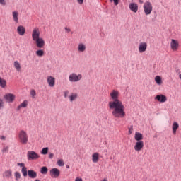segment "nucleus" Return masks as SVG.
I'll return each instance as SVG.
<instances>
[{"label":"nucleus","mask_w":181,"mask_h":181,"mask_svg":"<svg viewBox=\"0 0 181 181\" xmlns=\"http://www.w3.org/2000/svg\"><path fill=\"white\" fill-rule=\"evenodd\" d=\"M110 100L108 105L110 110H112V115L115 118H125L127 113L125 112V106L122 101L119 100V91L113 89L110 93Z\"/></svg>","instance_id":"1"},{"label":"nucleus","mask_w":181,"mask_h":181,"mask_svg":"<svg viewBox=\"0 0 181 181\" xmlns=\"http://www.w3.org/2000/svg\"><path fill=\"white\" fill-rule=\"evenodd\" d=\"M32 39L35 42L38 49H43L46 46V42L42 37H40V29L35 28L32 31Z\"/></svg>","instance_id":"2"},{"label":"nucleus","mask_w":181,"mask_h":181,"mask_svg":"<svg viewBox=\"0 0 181 181\" xmlns=\"http://www.w3.org/2000/svg\"><path fill=\"white\" fill-rule=\"evenodd\" d=\"M18 139L21 144H23V145H26V144H28V141H29V136H28V133H26V132L24 130H21L19 132Z\"/></svg>","instance_id":"3"},{"label":"nucleus","mask_w":181,"mask_h":181,"mask_svg":"<svg viewBox=\"0 0 181 181\" xmlns=\"http://www.w3.org/2000/svg\"><path fill=\"white\" fill-rule=\"evenodd\" d=\"M143 9L145 15H151V13H152V11H153L152 3L149 1H145L143 5Z\"/></svg>","instance_id":"4"},{"label":"nucleus","mask_w":181,"mask_h":181,"mask_svg":"<svg viewBox=\"0 0 181 181\" xmlns=\"http://www.w3.org/2000/svg\"><path fill=\"white\" fill-rule=\"evenodd\" d=\"M83 78V75L81 74L71 73L69 76V81L70 83H78L81 81Z\"/></svg>","instance_id":"5"},{"label":"nucleus","mask_w":181,"mask_h":181,"mask_svg":"<svg viewBox=\"0 0 181 181\" xmlns=\"http://www.w3.org/2000/svg\"><path fill=\"white\" fill-rule=\"evenodd\" d=\"M49 175L53 179H57L60 176V170L57 168H52L49 170Z\"/></svg>","instance_id":"6"},{"label":"nucleus","mask_w":181,"mask_h":181,"mask_svg":"<svg viewBox=\"0 0 181 181\" xmlns=\"http://www.w3.org/2000/svg\"><path fill=\"white\" fill-rule=\"evenodd\" d=\"M170 48L173 52L177 51V49H179V41H177V40L172 39L170 42Z\"/></svg>","instance_id":"7"},{"label":"nucleus","mask_w":181,"mask_h":181,"mask_svg":"<svg viewBox=\"0 0 181 181\" xmlns=\"http://www.w3.org/2000/svg\"><path fill=\"white\" fill-rule=\"evenodd\" d=\"M47 83L49 87H54L56 85V78L52 76H48L47 77Z\"/></svg>","instance_id":"8"},{"label":"nucleus","mask_w":181,"mask_h":181,"mask_svg":"<svg viewBox=\"0 0 181 181\" xmlns=\"http://www.w3.org/2000/svg\"><path fill=\"white\" fill-rule=\"evenodd\" d=\"M27 158L28 159H39L40 156H39V154L35 151H28Z\"/></svg>","instance_id":"9"},{"label":"nucleus","mask_w":181,"mask_h":181,"mask_svg":"<svg viewBox=\"0 0 181 181\" xmlns=\"http://www.w3.org/2000/svg\"><path fill=\"white\" fill-rule=\"evenodd\" d=\"M4 100L6 103H13L15 101V95L12 93H7L4 96Z\"/></svg>","instance_id":"10"},{"label":"nucleus","mask_w":181,"mask_h":181,"mask_svg":"<svg viewBox=\"0 0 181 181\" xmlns=\"http://www.w3.org/2000/svg\"><path fill=\"white\" fill-rule=\"evenodd\" d=\"M146 49H148V43L146 42H140L139 45V53H144L146 52Z\"/></svg>","instance_id":"11"},{"label":"nucleus","mask_w":181,"mask_h":181,"mask_svg":"<svg viewBox=\"0 0 181 181\" xmlns=\"http://www.w3.org/2000/svg\"><path fill=\"white\" fill-rule=\"evenodd\" d=\"M142 149H144V141L136 142L134 146V150L136 152H139L140 151H142Z\"/></svg>","instance_id":"12"},{"label":"nucleus","mask_w":181,"mask_h":181,"mask_svg":"<svg viewBox=\"0 0 181 181\" xmlns=\"http://www.w3.org/2000/svg\"><path fill=\"white\" fill-rule=\"evenodd\" d=\"M155 100H157L159 103H166L168 101V98L163 94L158 95L155 97Z\"/></svg>","instance_id":"13"},{"label":"nucleus","mask_w":181,"mask_h":181,"mask_svg":"<svg viewBox=\"0 0 181 181\" xmlns=\"http://www.w3.org/2000/svg\"><path fill=\"white\" fill-rule=\"evenodd\" d=\"M78 53H84L87 49V47L83 42H80L77 46Z\"/></svg>","instance_id":"14"},{"label":"nucleus","mask_w":181,"mask_h":181,"mask_svg":"<svg viewBox=\"0 0 181 181\" xmlns=\"http://www.w3.org/2000/svg\"><path fill=\"white\" fill-rule=\"evenodd\" d=\"M129 8L132 12L136 13L138 12V4L136 3H130L129 5Z\"/></svg>","instance_id":"15"},{"label":"nucleus","mask_w":181,"mask_h":181,"mask_svg":"<svg viewBox=\"0 0 181 181\" xmlns=\"http://www.w3.org/2000/svg\"><path fill=\"white\" fill-rule=\"evenodd\" d=\"M17 33L20 36H23L26 33V29L23 25L17 27Z\"/></svg>","instance_id":"16"},{"label":"nucleus","mask_w":181,"mask_h":181,"mask_svg":"<svg viewBox=\"0 0 181 181\" xmlns=\"http://www.w3.org/2000/svg\"><path fill=\"white\" fill-rule=\"evenodd\" d=\"M13 21L15 23H19V13L18 11L12 12Z\"/></svg>","instance_id":"17"},{"label":"nucleus","mask_w":181,"mask_h":181,"mask_svg":"<svg viewBox=\"0 0 181 181\" xmlns=\"http://www.w3.org/2000/svg\"><path fill=\"white\" fill-rule=\"evenodd\" d=\"M26 107H28V100H25L17 107L16 110L21 111V108H26Z\"/></svg>","instance_id":"18"},{"label":"nucleus","mask_w":181,"mask_h":181,"mask_svg":"<svg viewBox=\"0 0 181 181\" xmlns=\"http://www.w3.org/2000/svg\"><path fill=\"white\" fill-rule=\"evenodd\" d=\"M172 129L173 135H176V132L177 129H179V123H177V122H174L173 123Z\"/></svg>","instance_id":"19"},{"label":"nucleus","mask_w":181,"mask_h":181,"mask_svg":"<svg viewBox=\"0 0 181 181\" xmlns=\"http://www.w3.org/2000/svg\"><path fill=\"white\" fill-rule=\"evenodd\" d=\"M28 175L31 179H36L37 177V173L32 170L28 171Z\"/></svg>","instance_id":"20"},{"label":"nucleus","mask_w":181,"mask_h":181,"mask_svg":"<svg viewBox=\"0 0 181 181\" xmlns=\"http://www.w3.org/2000/svg\"><path fill=\"white\" fill-rule=\"evenodd\" d=\"M135 141H138V142L141 141L144 139V136L142 134L136 132L134 135Z\"/></svg>","instance_id":"21"},{"label":"nucleus","mask_w":181,"mask_h":181,"mask_svg":"<svg viewBox=\"0 0 181 181\" xmlns=\"http://www.w3.org/2000/svg\"><path fill=\"white\" fill-rule=\"evenodd\" d=\"M3 177H5L6 179H9L12 177V170H6L3 173Z\"/></svg>","instance_id":"22"},{"label":"nucleus","mask_w":181,"mask_h":181,"mask_svg":"<svg viewBox=\"0 0 181 181\" xmlns=\"http://www.w3.org/2000/svg\"><path fill=\"white\" fill-rule=\"evenodd\" d=\"M35 54H36V56H37L38 57H43V56H45V50H43V49H37V50L35 52Z\"/></svg>","instance_id":"23"},{"label":"nucleus","mask_w":181,"mask_h":181,"mask_svg":"<svg viewBox=\"0 0 181 181\" xmlns=\"http://www.w3.org/2000/svg\"><path fill=\"white\" fill-rule=\"evenodd\" d=\"M14 67L17 71H22V67H21V64L18 61L14 62Z\"/></svg>","instance_id":"24"},{"label":"nucleus","mask_w":181,"mask_h":181,"mask_svg":"<svg viewBox=\"0 0 181 181\" xmlns=\"http://www.w3.org/2000/svg\"><path fill=\"white\" fill-rule=\"evenodd\" d=\"M0 87L1 88H5L6 87V80L0 78Z\"/></svg>","instance_id":"25"},{"label":"nucleus","mask_w":181,"mask_h":181,"mask_svg":"<svg viewBox=\"0 0 181 181\" xmlns=\"http://www.w3.org/2000/svg\"><path fill=\"white\" fill-rule=\"evenodd\" d=\"M77 93H72L71 94V95L69 97V101H71V103H73V101H74L75 100H77Z\"/></svg>","instance_id":"26"},{"label":"nucleus","mask_w":181,"mask_h":181,"mask_svg":"<svg viewBox=\"0 0 181 181\" xmlns=\"http://www.w3.org/2000/svg\"><path fill=\"white\" fill-rule=\"evenodd\" d=\"M155 81L156 83V84H158V86L162 85V78L159 76H156L155 77Z\"/></svg>","instance_id":"27"},{"label":"nucleus","mask_w":181,"mask_h":181,"mask_svg":"<svg viewBox=\"0 0 181 181\" xmlns=\"http://www.w3.org/2000/svg\"><path fill=\"white\" fill-rule=\"evenodd\" d=\"M21 173L23 174V176H24V177H26V176H28V168L26 167L22 168Z\"/></svg>","instance_id":"28"},{"label":"nucleus","mask_w":181,"mask_h":181,"mask_svg":"<svg viewBox=\"0 0 181 181\" xmlns=\"http://www.w3.org/2000/svg\"><path fill=\"white\" fill-rule=\"evenodd\" d=\"M14 176H15V178H16V181H21V173L16 171L14 173Z\"/></svg>","instance_id":"29"},{"label":"nucleus","mask_w":181,"mask_h":181,"mask_svg":"<svg viewBox=\"0 0 181 181\" xmlns=\"http://www.w3.org/2000/svg\"><path fill=\"white\" fill-rule=\"evenodd\" d=\"M48 153H49V147L43 148L40 151L41 155H47Z\"/></svg>","instance_id":"30"},{"label":"nucleus","mask_w":181,"mask_h":181,"mask_svg":"<svg viewBox=\"0 0 181 181\" xmlns=\"http://www.w3.org/2000/svg\"><path fill=\"white\" fill-rule=\"evenodd\" d=\"M48 170H49L47 168V167H42V168H41V173L42 175H46L47 173Z\"/></svg>","instance_id":"31"},{"label":"nucleus","mask_w":181,"mask_h":181,"mask_svg":"<svg viewBox=\"0 0 181 181\" xmlns=\"http://www.w3.org/2000/svg\"><path fill=\"white\" fill-rule=\"evenodd\" d=\"M100 154L98 153H94L92 155V159H98Z\"/></svg>","instance_id":"32"},{"label":"nucleus","mask_w":181,"mask_h":181,"mask_svg":"<svg viewBox=\"0 0 181 181\" xmlns=\"http://www.w3.org/2000/svg\"><path fill=\"white\" fill-rule=\"evenodd\" d=\"M58 166H64V161L63 160L60 159L57 161Z\"/></svg>","instance_id":"33"},{"label":"nucleus","mask_w":181,"mask_h":181,"mask_svg":"<svg viewBox=\"0 0 181 181\" xmlns=\"http://www.w3.org/2000/svg\"><path fill=\"white\" fill-rule=\"evenodd\" d=\"M2 152L4 153H6V152H9V146H4L2 149Z\"/></svg>","instance_id":"34"},{"label":"nucleus","mask_w":181,"mask_h":181,"mask_svg":"<svg viewBox=\"0 0 181 181\" xmlns=\"http://www.w3.org/2000/svg\"><path fill=\"white\" fill-rule=\"evenodd\" d=\"M30 95L33 97V98H35V97H36V90H35L33 89L31 90Z\"/></svg>","instance_id":"35"},{"label":"nucleus","mask_w":181,"mask_h":181,"mask_svg":"<svg viewBox=\"0 0 181 181\" xmlns=\"http://www.w3.org/2000/svg\"><path fill=\"white\" fill-rule=\"evenodd\" d=\"M132 132H134V126H130L129 127V134L131 135V134H132Z\"/></svg>","instance_id":"36"},{"label":"nucleus","mask_w":181,"mask_h":181,"mask_svg":"<svg viewBox=\"0 0 181 181\" xmlns=\"http://www.w3.org/2000/svg\"><path fill=\"white\" fill-rule=\"evenodd\" d=\"M69 90L64 91V98H67V97H69Z\"/></svg>","instance_id":"37"},{"label":"nucleus","mask_w":181,"mask_h":181,"mask_svg":"<svg viewBox=\"0 0 181 181\" xmlns=\"http://www.w3.org/2000/svg\"><path fill=\"white\" fill-rule=\"evenodd\" d=\"M110 2H114V5H115V6H117V5H118V4H119V0H110Z\"/></svg>","instance_id":"38"},{"label":"nucleus","mask_w":181,"mask_h":181,"mask_svg":"<svg viewBox=\"0 0 181 181\" xmlns=\"http://www.w3.org/2000/svg\"><path fill=\"white\" fill-rule=\"evenodd\" d=\"M0 5L5 6L6 5V0H0Z\"/></svg>","instance_id":"39"},{"label":"nucleus","mask_w":181,"mask_h":181,"mask_svg":"<svg viewBox=\"0 0 181 181\" xmlns=\"http://www.w3.org/2000/svg\"><path fill=\"white\" fill-rule=\"evenodd\" d=\"M1 108H4V100L0 99V110Z\"/></svg>","instance_id":"40"},{"label":"nucleus","mask_w":181,"mask_h":181,"mask_svg":"<svg viewBox=\"0 0 181 181\" xmlns=\"http://www.w3.org/2000/svg\"><path fill=\"white\" fill-rule=\"evenodd\" d=\"M54 156V154L53 153H49V156H48V158H49V159H53Z\"/></svg>","instance_id":"41"},{"label":"nucleus","mask_w":181,"mask_h":181,"mask_svg":"<svg viewBox=\"0 0 181 181\" xmlns=\"http://www.w3.org/2000/svg\"><path fill=\"white\" fill-rule=\"evenodd\" d=\"M64 29H65L66 33H70V32H71V30L67 27H65Z\"/></svg>","instance_id":"42"},{"label":"nucleus","mask_w":181,"mask_h":181,"mask_svg":"<svg viewBox=\"0 0 181 181\" xmlns=\"http://www.w3.org/2000/svg\"><path fill=\"white\" fill-rule=\"evenodd\" d=\"M77 2L79 5H83V4H84V0H77Z\"/></svg>","instance_id":"43"},{"label":"nucleus","mask_w":181,"mask_h":181,"mask_svg":"<svg viewBox=\"0 0 181 181\" xmlns=\"http://www.w3.org/2000/svg\"><path fill=\"white\" fill-rule=\"evenodd\" d=\"M18 166H20V168H25V164L23 163H18Z\"/></svg>","instance_id":"44"},{"label":"nucleus","mask_w":181,"mask_h":181,"mask_svg":"<svg viewBox=\"0 0 181 181\" xmlns=\"http://www.w3.org/2000/svg\"><path fill=\"white\" fill-rule=\"evenodd\" d=\"M75 181H83V179H81L80 177H76Z\"/></svg>","instance_id":"45"},{"label":"nucleus","mask_w":181,"mask_h":181,"mask_svg":"<svg viewBox=\"0 0 181 181\" xmlns=\"http://www.w3.org/2000/svg\"><path fill=\"white\" fill-rule=\"evenodd\" d=\"M93 163H97L98 162V159H93Z\"/></svg>","instance_id":"46"},{"label":"nucleus","mask_w":181,"mask_h":181,"mask_svg":"<svg viewBox=\"0 0 181 181\" xmlns=\"http://www.w3.org/2000/svg\"><path fill=\"white\" fill-rule=\"evenodd\" d=\"M0 139H1L2 141H5V136H0Z\"/></svg>","instance_id":"47"},{"label":"nucleus","mask_w":181,"mask_h":181,"mask_svg":"<svg viewBox=\"0 0 181 181\" xmlns=\"http://www.w3.org/2000/svg\"><path fill=\"white\" fill-rule=\"evenodd\" d=\"M139 2L140 4H144V1H142V0H139Z\"/></svg>","instance_id":"48"},{"label":"nucleus","mask_w":181,"mask_h":181,"mask_svg":"<svg viewBox=\"0 0 181 181\" xmlns=\"http://www.w3.org/2000/svg\"><path fill=\"white\" fill-rule=\"evenodd\" d=\"M102 181H107V179H103Z\"/></svg>","instance_id":"49"},{"label":"nucleus","mask_w":181,"mask_h":181,"mask_svg":"<svg viewBox=\"0 0 181 181\" xmlns=\"http://www.w3.org/2000/svg\"><path fill=\"white\" fill-rule=\"evenodd\" d=\"M66 168H67V169H69V168H70V166H69V165H66Z\"/></svg>","instance_id":"50"}]
</instances>
